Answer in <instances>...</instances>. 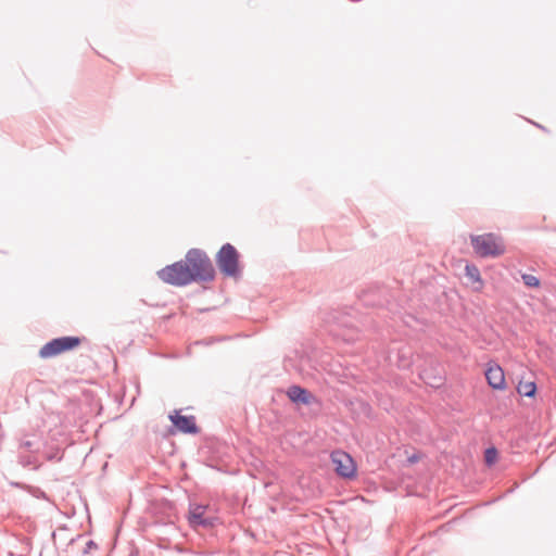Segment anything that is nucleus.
<instances>
[{"instance_id":"nucleus-1","label":"nucleus","mask_w":556,"mask_h":556,"mask_svg":"<svg viewBox=\"0 0 556 556\" xmlns=\"http://www.w3.org/2000/svg\"><path fill=\"white\" fill-rule=\"evenodd\" d=\"M159 278L172 286H187L193 281H211L215 270L206 253L200 249L187 252L185 261L167 265L157 271Z\"/></svg>"},{"instance_id":"nucleus-2","label":"nucleus","mask_w":556,"mask_h":556,"mask_svg":"<svg viewBox=\"0 0 556 556\" xmlns=\"http://www.w3.org/2000/svg\"><path fill=\"white\" fill-rule=\"evenodd\" d=\"M470 243L473 252L482 258L498 257L506 251L503 239L492 232L483 235H471Z\"/></svg>"},{"instance_id":"nucleus-3","label":"nucleus","mask_w":556,"mask_h":556,"mask_svg":"<svg viewBox=\"0 0 556 556\" xmlns=\"http://www.w3.org/2000/svg\"><path fill=\"white\" fill-rule=\"evenodd\" d=\"M216 264L220 271L229 277H237L239 269V253L230 243H225L216 254Z\"/></svg>"},{"instance_id":"nucleus-4","label":"nucleus","mask_w":556,"mask_h":556,"mask_svg":"<svg viewBox=\"0 0 556 556\" xmlns=\"http://www.w3.org/2000/svg\"><path fill=\"white\" fill-rule=\"evenodd\" d=\"M80 339L78 337H61L47 342L40 350L41 358H50L62 352L70 351L78 346Z\"/></svg>"},{"instance_id":"nucleus-5","label":"nucleus","mask_w":556,"mask_h":556,"mask_svg":"<svg viewBox=\"0 0 556 556\" xmlns=\"http://www.w3.org/2000/svg\"><path fill=\"white\" fill-rule=\"evenodd\" d=\"M207 506L190 504L188 521L194 529H211L215 526L217 518L207 514Z\"/></svg>"},{"instance_id":"nucleus-6","label":"nucleus","mask_w":556,"mask_h":556,"mask_svg":"<svg viewBox=\"0 0 556 556\" xmlns=\"http://www.w3.org/2000/svg\"><path fill=\"white\" fill-rule=\"evenodd\" d=\"M336 472L343 478L355 476L356 466L353 458L343 451H333L330 455Z\"/></svg>"},{"instance_id":"nucleus-7","label":"nucleus","mask_w":556,"mask_h":556,"mask_svg":"<svg viewBox=\"0 0 556 556\" xmlns=\"http://www.w3.org/2000/svg\"><path fill=\"white\" fill-rule=\"evenodd\" d=\"M169 419L173 425L182 433L195 434L199 432V428L195 424L194 416L179 415L177 410L169 415Z\"/></svg>"},{"instance_id":"nucleus-8","label":"nucleus","mask_w":556,"mask_h":556,"mask_svg":"<svg viewBox=\"0 0 556 556\" xmlns=\"http://www.w3.org/2000/svg\"><path fill=\"white\" fill-rule=\"evenodd\" d=\"M287 395L290 401L294 403H301L308 406L319 404V401L314 394L300 386H291L287 391Z\"/></svg>"},{"instance_id":"nucleus-9","label":"nucleus","mask_w":556,"mask_h":556,"mask_svg":"<svg viewBox=\"0 0 556 556\" xmlns=\"http://www.w3.org/2000/svg\"><path fill=\"white\" fill-rule=\"evenodd\" d=\"M485 378L489 386L495 390L505 389V375L502 367L496 363H490L485 370Z\"/></svg>"},{"instance_id":"nucleus-10","label":"nucleus","mask_w":556,"mask_h":556,"mask_svg":"<svg viewBox=\"0 0 556 556\" xmlns=\"http://www.w3.org/2000/svg\"><path fill=\"white\" fill-rule=\"evenodd\" d=\"M465 275L468 278V280L472 283H478L477 287H475V290H481L483 287V281L481 279L480 270L479 268L473 264H467L465 266Z\"/></svg>"},{"instance_id":"nucleus-11","label":"nucleus","mask_w":556,"mask_h":556,"mask_svg":"<svg viewBox=\"0 0 556 556\" xmlns=\"http://www.w3.org/2000/svg\"><path fill=\"white\" fill-rule=\"evenodd\" d=\"M517 391L520 395L532 397L536 391V384L533 381L519 382Z\"/></svg>"},{"instance_id":"nucleus-12","label":"nucleus","mask_w":556,"mask_h":556,"mask_svg":"<svg viewBox=\"0 0 556 556\" xmlns=\"http://www.w3.org/2000/svg\"><path fill=\"white\" fill-rule=\"evenodd\" d=\"M522 282L529 288H538L540 286V279L531 274H522Z\"/></svg>"},{"instance_id":"nucleus-13","label":"nucleus","mask_w":556,"mask_h":556,"mask_svg":"<svg viewBox=\"0 0 556 556\" xmlns=\"http://www.w3.org/2000/svg\"><path fill=\"white\" fill-rule=\"evenodd\" d=\"M485 463L491 465L495 462V458L497 456V451L495 447L486 448L485 451Z\"/></svg>"},{"instance_id":"nucleus-14","label":"nucleus","mask_w":556,"mask_h":556,"mask_svg":"<svg viewBox=\"0 0 556 556\" xmlns=\"http://www.w3.org/2000/svg\"><path fill=\"white\" fill-rule=\"evenodd\" d=\"M92 548H97V545L92 540H86L85 541V547H84V554H88L92 551Z\"/></svg>"}]
</instances>
